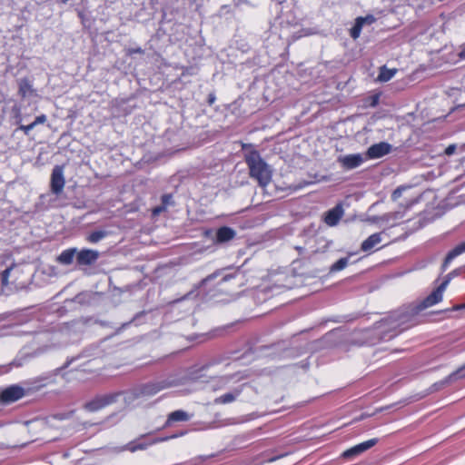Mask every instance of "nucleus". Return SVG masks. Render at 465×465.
Masks as SVG:
<instances>
[{"label":"nucleus","mask_w":465,"mask_h":465,"mask_svg":"<svg viewBox=\"0 0 465 465\" xmlns=\"http://www.w3.org/2000/svg\"><path fill=\"white\" fill-rule=\"evenodd\" d=\"M453 272L449 273L446 276V279L425 299H423L421 302L416 303L418 306V311H423L429 307H431L437 303H439L442 300V295L447 288L450 281L451 280Z\"/></svg>","instance_id":"39448f33"},{"label":"nucleus","mask_w":465,"mask_h":465,"mask_svg":"<svg viewBox=\"0 0 465 465\" xmlns=\"http://www.w3.org/2000/svg\"><path fill=\"white\" fill-rule=\"evenodd\" d=\"M230 384V377H220L212 381L211 387L213 391H222L228 387Z\"/></svg>","instance_id":"b1692460"},{"label":"nucleus","mask_w":465,"mask_h":465,"mask_svg":"<svg viewBox=\"0 0 465 465\" xmlns=\"http://www.w3.org/2000/svg\"><path fill=\"white\" fill-rule=\"evenodd\" d=\"M402 214L400 212L388 213H384L381 216L373 217V222L375 223H389L391 220H398L402 218Z\"/></svg>","instance_id":"4be33fe9"},{"label":"nucleus","mask_w":465,"mask_h":465,"mask_svg":"<svg viewBox=\"0 0 465 465\" xmlns=\"http://www.w3.org/2000/svg\"><path fill=\"white\" fill-rule=\"evenodd\" d=\"M132 53H139V54H141V53H143V50L141 48H137V49L132 51Z\"/></svg>","instance_id":"79ce46f5"},{"label":"nucleus","mask_w":465,"mask_h":465,"mask_svg":"<svg viewBox=\"0 0 465 465\" xmlns=\"http://www.w3.org/2000/svg\"><path fill=\"white\" fill-rule=\"evenodd\" d=\"M76 253V248H70L63 251L58 256L57 261L64 265H69L73 262Z\"/></svg>","instance_id":"6ab92c4d"},{"label":"nucleus","mask_w":465,"mask_h":465,"mask_svg":"<svg viewBox=\"0 0 465 465\" xmlns=\"http://www.w3.org/2000/svg\"><path fill=\"white\" fill-rule=\"evenodd\" d=\"M64 168L63 166L56 165L54 167L51 174V191L55 195H59L64 187Z\"/></svg>","instance_id":"1a4fd4ad"},{"label":"nucleus","mask_w":465,"mask_h":465,"mask_svg":"<svg viewBox=\"0 0 465 465\" xmlns=\"http://www.w3.org/2000/svg\"><path fill=\"white\" fill-rule=\"evenodd\" d=\"M242 147L251 177L255 179L261 186L265 187L272 180L270 166L262 159L253 145L242 143Z\"/></svg>","instance_id":"f257e3e1"},{"label":"nucleus","mask_w":465,"mask_h":465,"mask_svg":"<svg viewBox=\"0 0 465 465\" xmlns=\"http://www.w3.org/2000/svg\"><path fill=\"white\" fill-rule=\"evenodd\" d=\"M349 263V258L343 257L339 259L337 262H335L331 266L330 271L332 272H339L343 270Z\"/></svg>","instance_id":"bb28decb"},{"label":"nucleus","mask_w":465,"mask_h":465,"mask_svg":"<svg viewBox=\"0 0 465 465\" xmlns=\"http://www.w3.org/2000/svg\"><path fill=\"white\" fill-rule=\"evenodd\" d=\"M12 269H13L12 266L6 268L5 270L3 271L2 274H1V282H2V284L5 286L8 284V278H9Z\"/></svg>","instance_id":"c85d7f7f"},{"label":"nucleus","mask_w":465,"mask_h":465,"mask_svg":"<svg viewBox=\"0 0 465 465\" xmlns=\"http://www.w3.org/2000/svg\"><path fill=\"white\" fill-rule=\"evenodd\" d=\"M178 385V382L173 378L163 379L160 381H155L152 382H148L146 384L142 385L139 389L140 394L142 397H151L158 393L159 391L175 387Z\"/></svg>","instance_id":"20e7f679"},{"label":"nucleus","mask_w":465,"mask_h":465,"mask_svg":"<svg viewBox=\"0 0 465 465\" xmlns=\"http://www.w3.org/2000/svg\"><path fill=\"white\" fill-rule=\"evenodd\" d=\"M386 234L385 231L373 233L364 240L361 245V250L365 252H372L379 243L382 242V236Z\"/></svg>","instance_id":"4468645a"},{"label":"nucleus","mask_w":465,"mask_h":465,"mask_svg":"<svg viewBox=\"0 0 465 465\" xmlns=\"http://www.w3.org/2000/svg\"><path fill=\"white\" fill-rule=\"evenodd\" d=\"M232 278V274L228 272V269H223L208 275L205 279L203 280V284L218 279L216 282V292L219 293H229L231 291Z\"/></svg>","instance_id":"423d86ee"},{"label":"nucleus","mask_w":465,"mask_h":465,"mask_svg":"<svg viewBox=\"0 0 465 465\" xmlns=\"http://www.w3.org/2000/svg\"><path fill=\"white\" fill-rule=\"evenodd\" d=\"M99 258V252L95 250L83 249L77 252L76 262L78 265H91Z\"/></svg>","instance_id":"ddd939ff"},{"label":"nucleus","mask_w":465,"mask_h":465,"mask_svg":"<svg viewBox=\"0 0 465 465\" xmlns=\"http://www.w3.org/2000/svg\"><path fill=\"white\" fill-rule=\"evenodd\" d=\"M193 417V414L188 413L183 410H177L168 414L164 427H170L174 422L188 421Z\"/></svg>","instance_id":"dca6fc26"},{"label":"nucleus","mask_w":465,"mask_h":465,"mask_svg":"<svg viewBox=\"0 0 465 465\" xmlns=\"http://www.w3.org/2000/svg\"><path fill=\"white\" fill-rule=\"evenodd\" d=\"M361 19H362L361 23L363 25H372L376 21V18L372 15L361 16Z\"/></svg>","instance_id":"2f4dec72"},{"label":"nucleus","mask_w":465,"mask_h":465,"mask_svg":"<svg viewBox=\"0 0 465 465\" xmlns=\"http://www.w3.org/2000/svg\"><path fill=\"white\" fill-rule=\"evenodd\" d=\"M120 396L121 393L117 391L96 395L84 404V409L92 412L98 411L115 403L120 399Z\"/></svg>","instance_id":"7ed1b4c3"},{"label":"nucleus","mask_w":465,"mask_h":465,"mask_svg":"<svg viewBox=\"0 0 465 465\" xmlns=\"http://www.w3.org/2000/svg\"><path fill=\"white\" fill-rule=\"evenodd\" d=\"M396 72V69H388L386 66H382L380 69L378 80L381 82H388L395 75Z\"/></svg>","instance_id":"393cba45"},{"label":"nucleus","mask_w":465,"mask_h":465,"mask_svg":"<svg viewBox=\"0 0 465 465\" xmlns=\"http://www.w3.org/2000/svg\"><path fill=\"white\" fill-rule=\"evenodd\" d=\"M464 252H465V241L457 244L452 250H450L447 253V255L444 259V262L442 263V266H441L442 270L445 271L448 268V266L450 264V262L456 257H458L459 255H460Z\"/></svg>","instance_id":"f3484780"},{"label":"nucleus","mask_w":465,"mask_h":465,"mask_svg":"<svg viewBox=\"0 0 465 465\" xmlns=\"http://www.w3.org/2000/svg\"><path fill=\"white\" fill-rule=\"evenodd\" d=\"M190 375L192 379H200L202 377L201 375H198L194 372H191Z\"/></svg>","instance_id":"a19ab883"},{"label":"nucleus","mask_w":465,"mask_h":465,"mask_svg":"<svg viewBox=\"0 0 465 465\" xmlns=\"http://www.w3.org/2000/svg\"><path fill=\"white\" fill-rule=\"evenodd\" d=\"M232 239V229L229 227H221L215 232L213 242L217 244L224 243Z\"/></svg>","instance_id":"a211bd4d"},{"label":"nucleus","mask_w":465,"mask_h":465,"mask_svg":"<svg viewBox=\"0 0 465 465\" xmlns=\"http://www.w3.org/2000/svg\"><path fill=\"white\" fill-rule=\"evenodd\" d=\"M69 364H70V362H69V361H68V362H66L63 368H66Z\"/></svg>","instance_id":"37998d69"},{"label":"nucleus","mask_w":465,"mask_h":465,"mask_svg":"<svg viewBox=\"0 0 465 465\" xmlns=\"http://www.w3.org/2000/svg\"><path fill=\"white\" fill-rule=\"evenodd\" d=\"M35 128V124H33L32 123L28 125H20L19 129H21L25 134H29L30 131L33 130Z\"/></svg>","instance_id":"f704fd0d"},{"label":"nucleus","mask_w":465,"mask_h":465,"mask_svg":"<svg viewBox=\"0 0 465 465\" xmlns=\"http://www.w3.org/2000/svg\"><path fill=\"white\" fill-rule=\"evenodd\" d=\"M361 16H359L355 19L354 25L350 30V35L352 39L356 40L360 37L361 29L363 27V24L361 23Z\"/></svg>","instance_id":"a878e982"},{"label":"nucleus","mask_w":465,"mask_h":465,"mask_svg":"<svg viewBox=\"0 0 465 465\" xmlns=\"http://www.w3.org/2000/svg\"><path fill=\"white\" fill-rule=\"evenodd\" d=\"M162 204L166 208L168 205L173 204L172 194H163L162 196Z\"/></svg>","instance_id":"7c9ffc66"},{"label":"nucleus","mask_w":465,"mask_h":465,"mask_svg":"<svg viewBox=\"0 0 465 465\" xmlns=\"http://www.w3.org/2000/svg\"><path fill=\"white\" fill-rule=\"evenodd\" d=\"M47 118L45 114H41L35 118V120L32 123L35 124V127L38 124H45L46 122Z\"/></svg>","instance_id":"72a5a7b5"},{"label":"nucleus","mask_w":465,"mask_h":465,"mask_svg":"<svg viewBox=\"0 0 465 465\" xmlns=\"http://www.w3.org/2000/svg\"><path fill=\"white\" fill-rule=\"evenodd\" d=\"M213 455H211V456H200L199 458L196 459V460H207L211 457H213Z\"/></svg>","instance_id":"ea45409f"},{"label":"nucleus","mask_w":465,"mask_h":465,"mask_svg":"<svg viewBox=\"0 0 465 465\" xmlns=\"http://www.w3.org/2000/svg\"><path fill=\"white\" fill-rule=\"evenodd\" d=\"M121 393L120 398H123V401L126 404H131L134 402L136 399L142 397L139 391V389H135L134 391H119Z\"/></svg>","instance_id":"5701e85b"},{"label":"nucleus","mask_w":465,"mask_h":465,"mask_svg":"<svg viewBox=\"0 0 465 465\" xmlns=\"http://www.w3.org/2000/svg\"><path fill=\"white\" fill-rule=\"evenodd\" d=\"M109 235V232L104 229H99L90 232L87 236V241L91 243H97L98 242L104 239L106 236Z\"/></svg>","instance_id":"412c9836"},{"label":"nucleus","mask_w":465,"mask_h":465,"mask_svg":"<svg viewBox=\"0 0 465 465\" xmlns=\"http://www.w3.org/2000/svg\"><path fill=\"white\" fill-rule=\"evenodd\" d=\"M185 434L184 431H182L178 434H173L172 436H169V437H164V438H159V439H155L154 440H153L151 443H145V442H138V441H131L129 442L128 444L121 447V449L119 450L120 451H124V450H129L131 452H134L136 450H145L149 445L153 444V443H157V442H162V441H165L169 439H174V438H177V437H180V436H183Z\"/></svg>","instance_id":"9d476101"},{"label":"nucleus","mask_w":465,"mask_h":465,"mask_svg":"<svg viewBox=\"0 0 465 465\" xmlns=\"http://www.w3.org/2000/svg\"><path fill=\"white\" fill-rule=\"evenodd\" d=\"M392 146L389 143L380 142L370 146L366 152L367 159H378L391 152Z\"/></svg>","instance_id":"9b49d317"},{"label":"nucleus","mask_w":465,"mask_h":465,"mask_svg":"<svg viewBox=\"0 0 465 465\" xmlns=\"http://www.w3.org/2000/svg\"><path fill=\"white\" fill-rule=\"evenodd\" d=\"M420 312V311H418L416 304H410L401 310L392 312L389 317L383 319L381 323L389 330H399V332H401L416 323L415 320Z\"/></svg>","instance_id":"f03ea898"},{"label":"nucleus","mask_w":465,"mask_h":465,"mask_svg":"<svg viewBox=\"0 0 465 465\" xmlns=\"http://www.w3.org/2000/svg\"><path fill=\"white\" fill-rule=\"evenodd\" d=\"M456 151V145L455 144H450L449 145L446 149H445V153L447 155H451L452 153H454V152Z\"/></svg>","instance_id":"c9c22d12"},{"label":"nucleus","mask_w":465,"mask_h":465,"mask_svg":"<svg viewBox=\"0 0 465 465\" xmlns=\"http://www.w3.org/2000/svg\"><path fill=\"white\" fill-rule=\"evenodd\" d=\"M378 441L379 440L377 438H373L361 443H359L344 450L341 453V457L347 460H351L375 446L378 443Z\"/></svg>","instance_id":"6e6552de"},{"label":"nucleus","mask_w":465,"mask_h":465,"mask_svg":"<svg viewBox=\"0 0 465 465\" xmlns=\"http://www.w3.org/2000/svg\"><path fill=\"white\" fill-rule=\"evenodd\" d=\"M460 51L459 52L458 54V56L462 59V60H465V44H463L462 45H460Z\"/></svg>","instance_id":"4c0bfd02"},{"label":"nucleus","mask_w":465,"mask_h":465,"mask_svg":"<svg viewBox=\"0 0 465 465\" xmlns=\"http://www.w3.org/2000/svg\"><path fill=\"white\" fill-rule=\"evenodd\" d=\"M232 401V392L231 391H226L223 395L214 399L215 404H228Z\"/></svg>","instance_id":"cd10ccee"},{"label":"nucleus","mask_w":465,"mask_h":465,"mask_svg":"<svg viewBox=\"0 0 465 465\" xmlns=\"http://www.w3.org/2000/svg\"><path fill=\"white\" fill-rule=\"evenodd\" d=\"M366 159L361 153H352L340 156L338 162L344 169L351 170L361 166Z\"/></svg>","instance_id":"f8f14e48"},{"label":"nucleus","mask_w":465,"mask_h":465,"mask_svg":"<svg viewBox=\"0 0 465 465\" xmlns=\"http://www.w3.org/2000/svg\"><path fill=\"white\" fill-rule=\"evenodd\" d=\"M166 208L164 207V205H160V206H157L155 207L153 210V215H157L159 213H161L162 212H163Z\"/></svg>","instance_id":"e433bc0d"},{"label":"nucleus","mask_w":465,"mask_h":465,"mask_svg":"<svg viewBox=\"0 0 465 465\" xmlns=\"http://www.w3.org/2000/svg\"><path fill=\"white\" fill-rule=\"evenodd\" d=\"M25 394V391L19 385H11L0 393V402L9 404L22 399Z\"/></svg>","instance_id":"0eeeda50"},{"label":"nucleus","mask_w":465,"mask_h":465,"mask_svg":"<svg viewBox=\"0 0 465 465\" xmlns=\"http://www.w3.org/2000/svg\"><path fill=\"white\" fill-rule=\"evenodd\" d=\"M27 88H28L27 84H20V93L22 94L23 96L26 95Z\"/></svg>","instance_id":"58836bf2"},{"label":"nucleus","mask_w":465,"mask_h":465,"mask_svg":"<svg viewBox=\"0 0 465 465\" xmlns=\"http://www.w3.org/2000/svg\"><path fill=\"white\" fill-rule=\"evenodd\" d=\"M342 206L338 204L332 209L329 210L324 216V223L329 226H335L343 216Z\"/></svg>","instance_id":"2eb2a0df"},{"label":"nucleus","mask_w":465,"mask_h":465,"mask_svg":"<svg viewBox=\"0 0 465 465\" xmlns=\"http://www.w3.org/2000/svg\"><path fill=\"white\" fill-rule=\"evenodd\" d=\"M243 278L244 275L242 270L237 269L236 271H234V280H237L240 282V285L242 284Z\"/></svg>","instance_id":"473e14b6"},{"label":"nucleus","mask_w":465,"mask_h":465,"mask_svg":"<svg viewBox=\"0 0 465 465\" xmlns=\"http://www.w3.org/2000/svg\"><path fill=\"white\" fill-rule=\"evenodd\" d=\"M465 378V364L459 368L457 371L450 373L449 376H447L444 380H442L440 384V386H445L458 379Z\"/></svg>","instance_id":"aec40b11"},{"label":"nucleus","mask_w":465,"mask_h":465,"mask_svg":"<svg viewBox=\"0 0 465 465\" xmlns=\"http://www.w3.org/2000/svg\"><path fill=\"white\" fill-rule=\"evenodd\" d=\"M409 187H407V186H399L398 188H396L393 191V193L391 194V199L393 201H397L402 195L403 191H405Z\"/></svg>","instance_id":"c756f323"}]
</instances>
